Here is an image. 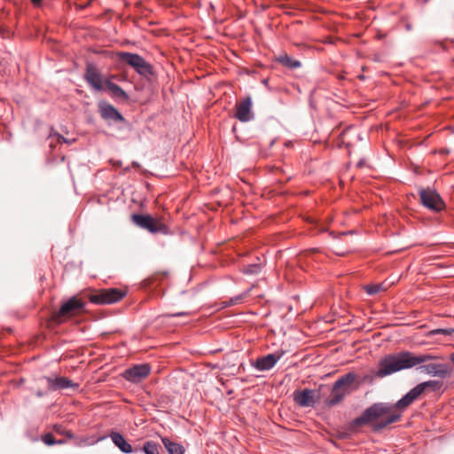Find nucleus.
Returning a JSON list of instances; mask_svg holds the SVG:
<instances>
[{
    "instance_id": "obj_1",
    "label": "nucleus",
    "mask_w": 454,
    "mask_h": 454,
    "mask_svg": "<svg viewBox=\"0 0 454 454\" xmlns=\"http://www.w3.org/2000/svg\"><path fill=\"white\" fill-rule=\"evenodd\" d=\"M421 395L420 387L417 386L403 395L395 406L385 403H376L365 409L363 413L346 425L344 431L340 433V438L347 439L352 434L359 432V428L374 422L384 415L387 417L372 425L373 431H380L388 425L398 421L401 419L400 413L392 412L394 408L404 410L409 407Z\"/></svg>"
},
{
    "instance_id": "obj_2",
    "label": "nucleus",
    "mask_w": 454,
    "mask_h": 454,
    "mask_svg": "<svg viewBox=\"0 0 454 454\" xmlns=\"http://www.w3.org/2000/svg\"><path fill=\"white\" fill-rule=\"evenodd\" d=\"M437 356L429 354L415 355L410 351H402L396 354L386 356L379 363L376 375L380 378L386 377L396 372L419 366L422 372L434 377L446 378L450 375L451 369L446 364H434L427 362L437 359Z\"/></svg>"
},
{
    "instance_id": "obj_3",
    "label": "nucleus",
    "mask_w": 454,
    "mask_h": 454,
    "mask_svg": "<svg viewBox=\"0 0 454 454\" xmlns=\"http://www.w3.org/2000/svg\"><path fill=\"white\" fill-rule=\"evenodd\" d=\"M357 375L353 372H348L340 377L333 385L331 395L325 400V405L333 407L340 403L344 398L348 395L356 387H352L356 381Z\"/></svg>"
},
{
    "instance_id": "obj_4",
    "label": "nucleus",
    "mask_w": 454,
    "mask_h": 454,
    "mask_svg": "<svg viewBox=\"0 0 454 454\" xmlns=\"http://www.w3.org/2000/svg\"><path fill=\"white\" fill-rule=\"evenodd\" d=\"M86 302L77 296H73L62 303L59 309L53 312L51 320L60 325L68 319L81 315L85 309Z\"/></svg>"
},
{
    "instance_id": "obj_5",
    "label": "nucleus",
    "mask_w": 454,
    "mask_h": 454,
    "mask_svg": "<svg viewBox=\"0 0 454 454\" xmlns=\"http://www.w3.org/2000/svg\"><path fill=\"white\" fill-rule=\"evenodd\" d=\"M132 222L141 229L146 230L150 233L170 234V229L161 221L160 218H155L151 215L133 214Z\"/></svg>"
},
{
    "instance_id": "obj_6",
    "label": "nucleus",
    "mask_w": 454,
    "mask_h": 454,
    "mask_svg": "<svg viewBox=\"0 0 454 454\" xmlns=\"http://www.w3.org/2000/svg\"><path fill=\"white\" fill-rule=\"evenodd\" d=\"M118 59L126 63L140 75L149 77L153 74V67L142 56L128 51L117 52Z\"/></svg>"
},
{
    "instance_id": "obj_7",
    "label": "nucleus",
    "mask_w": 454,
    "mask_h": 454,
    "mask_svg": "<svg viewBox=\"0 0 454 454\" xmlns=\"http://www.w3.org/2000/svg\"><path fill=\"white\" fill-rule=\"evenodd\" d=\"M126 294L127 292L120 288H106L91 294L89 300L95 304H113L121 301Z\"/></svg>"
},
{
    "instance_id": "obj_8",
    "label": "nucleus",
    "mask_w": 454,
    "mask_h": 454,
    "mask_svg": "<svg viewBox=\"0 0 454 454\" xmlns=\"http://www.w3.org/2000/svg\"><path fill=\"white\" fill-rule=\"evenodd\" d=\"M419 195L420 203L430 211L439 213L445 209V202L435 190L421 188Z\"/></svg>"
},
{
    "instance_id": "obj_9",
    "label": "nucleus",
    "mask_w": 454,
    "mask_h": 454,
    "mask_svg": "<svg viewBox=\"0 0 454 454\" xmlns=\"http://www.w3.org/2000/svg\"><path fill=\"white\" fill-rule=\"evenodd\" d=\"M98 111L100 117L108 123L126 122L123 115L113 105L106 101H99Z\"/></svg>"
},
{
    "instance_id": "obj_10",
    "label": "nucleus",
    "mask_w": 454,
    "mask_h": 454,
    "mask_svg": "<svg viewBox=\"0 0 454 454\" xmlns=\"http://www.w3.org/2000/svg\"><path fill=\"white\" fill-rule=\"evenodd\" d=\"M84 79L93 90L97 91L104 90L105 81L94 64L90 62L86 64Z\"/></svg>"
},
{
    "instance_id": "obj_11",
    "label": "nucleus",
    "mask_w": 454,
    "mask_h": 454,
    "mask_svg": "<svg viewBox=\"0 0 454 454\" xmlns=\"http://www.w3.org/2000/svg\"><path fill=\"white\" fill-rule=\"evenodd\" d=\"M253 102L251 97L247 96L237 102L234 117L241 122H247L254 118L252 112Z\"/></svg>"
},
{
    "instance_id": "obj_12",
    "label": "nucleus",
    "mask_w": 454,
    "mask_h": 454,
    "mask_svg": "<svg viewBox=\"0 0 454 454\" xmlns=\"http://www.w3.org/2000/svg\"><path fill=\"white\" fill-rule=\"evenodd\" d=\"M284 354L285 351L280 350L276 353L260 356L255 361H252L251 365L260 372L269 371L276 365Z\"/></svg>"
},
{
    "instance_id": "obj_13",
    "label": "nucleus",
    "mask_w": 454,
    "mask_h": 454,
    "mask_svg": "<svg viewBox=\"0 0 454 454\" xmlns=\"http://www.w3.org/2000/svg\"><path fill=\"white\" fill-rule=\"evenodd\" d=\"M40 381L44 380L46 382V387L48 391H57L67 388L78 387V384L74 383L71 380L66 377H48L43 376L39 379Z\"/></svg>"
},
{
    "instance_id": "obj_14",
    "label": "nucleus",
    "mask_w": 454,
    "mask_h": 454,
    "mask_svg": "<svg viewBox=\"0 0 454 454\" xmlns=\"http://www.w3.org/2000/svg\"><path fill=\"white\" fill-rule=\"evenodd\" d=\"M151 372V367L148 364H136L123 372V377L133 383L140 382L145 379Z\"/></svg>"
},
{
    "instance_id": "obj_15",
    "label": "nucleus",
    "mask_w": 454,
    "mask_h": 454,
    "mask_svg": "<svg viewBox=\"0 0 454 454\" xmlns=\"http://www.w3.org/2000/svg\"><path fill=\"white\" fill-rule=\"evenodd\" d=\"M314 392L311 389L296 391L294 395V402L301 407H310L315 403Z\"/></svg>"
},
{
    "instance_id": "obj_16",
    "label": "nucleus",
    "mask_w": 454,
    "mask_h": 454,
    "mask_svg": "<svg viewBox=\"0 0 454 454\" xmlns=\"http://www.w3.org/2000/svg\"><path fill=\"white\" fill-rule=\"evenodd\" d=\"M105 86L114 98L122 101L129 100V98L128 93L123 90L118 84L111 82L110 80H105Z\"/></svg>"
},
{
    "instance_id": "obj_17",
    "label": "nucleus",
    "mask_w": 454,
    "mask_h": 454,
    "mask_svg": "<svg viewBox=\"0 0 454 454\" xmlns=\"http://www.w3.org/2000/svg\"><path fill=\"white\" fill-rule=\"evenodd\" d=\"M110 437L116 447H118L123 453H131L133 451L132 446L125 440L122 434L118 432H112Z\"/></svg>"
},
{
    "instance_id": "obj_18",
    "label": "nucleus",
    "mask_w": 454,
    "mask_h": 454,
    "mask_svg": "<svg viewBox=\"0 0 454 454\" xmlns=\"http://www.w3.org/2000/svg\"><path fill=\"white\" fill-rule=\"evenodd\" d=\"M276 61L289 69H296L301 67L300 60L291 58L286 53H282L276 57Z\"/></svg>"
},
{
    "instance_id": "obj_19",
    "label": "nucleus",
    "mask_w": 454,
    "mask_h": 454,
    "mask_svg": "<svg viewBox=\"0 0 454 454\" xmlns=\"http://www.w3.org/2000/svg\"><path fill=\"white\" fill-rule=\"evenodd\" d=\"M161 442L168 454H184V448L182 444L171 441L168 437H161Z\"/></svg>"
},
{
    "instance_id": "obj_20",
    "label": "nucleus",
    "mask_w": 454,
    "mask_h": 454,
    "mask_svg": "<svg viewBox=\"0 0 454 454\" xmlns=\"http://www.w3.org/2000/svg\"><path fill=\"white\" fill-rule=\"evenodd\" d=\"M417 387L421 389L423 394L427 388H431L433 391H437L442 387V383L438 380H428L417 385Z\"/></svg>"
},
{
    "instance_id": "obj_21",
    "label": "nucleus",
    "mask_w": 454,
    "mask_h": 454,
    "mask_svg": "<svg viewBox=\"0 0 454 454\" xmlns=\"http://www.w3.org/2000/svg\"><path fill=\"white\" fill-rule=\"evenodd\" d=\"M160 445L153 441L145 442L143 446V451L145 454H160Z\"/></svg>"
},
{
    "instance_id": "obj_22",
    "label": "nucleus",
    "mask_w": 454,
    "mask_h": 454,
    "mask_svg": "<svg viewBox=\"0 0 454 454\" xmlns=\"http://www.w3.org/2000/svg\"><path fill=\"white\" fill-rule=\"evenodd\" d=\"M453 333H454V329L453 328H445V329L437 328V329H434V330L429 331L427 333V337H433V336H434L436 334H443V335H446V336H450Z\"/></svg>"
},
{
    "instance_id": "obj_23",
    "label": "nucleus",
    "mask_w": 454,
    "mask_h": 454,
    "mask_svg": "<svg viewBox=\"0 0 454 454\" xmlns=\"http://www.w3.org/2000/svg\"><path fill=\"white\" fill-rule=\"evenodd\" d=\"M243 273L245 274H257L261 271V264L252 263L244 265L242 269Z\"/></svg>"
},
{
    "instance_id": "obj_24",
    "label": "nucleus",
    "mask_w": 454,
    "mask_h": 454,
    "mask_svg": "<svg viewBox=\"0 0 454 454\" xmlns=\"http://www.w3.org/2000/svg\"><path fill=\"white\" fill-rule=\"evenodd\" d=\"M42 440H43V442L46 445H49V446L53 445V444H56V443H57V444H61V443H63V442H64V441H63V440L56 441V440H55V437H54V436H53V434H51V433H47V434H45L44 435H43Z\"/></svg>"
},
{
    "instance_id": "obj_25",
    "label": "nucleus",
    "mask_w": 454,
    "mask_h": 454,
    "mask_svg": "<svg viewBox=\"0 0 454 454\" xmlns=\"http://www.w3.org/2000/svg\"><path fill=\"white\" fill-rule=\"evenodd\" d=\"M247 297V293L239 294L237 296L231 297L229 301H224L225 306L230 307L239 303H241L242 301Z\"/></svg>"
},
{
    "instance_id": "obj_26",
    "label": "nucleus",
    "mask_w": 454,
    "mask_h": 454,
    "mask_svg": "<svg viewBox=\"0 0 454 454\" xmlns=\"http://www.w3.org/2000/svg\"><path fill=\"white\" fill-rule=\"evenodd\" d=\"M364 289L368 294L374 295L381 292L383 290V286L381 284L368 285L364 287Z\"/></svg>"
},
{
    "instance_id": "obj_27",
    "label": "nucleus",
    "mask_w": 454,
    "mask_h": 454,
    "mask_svg": "<svg viewBox=\"0 0 454 454\" xmlns=\"http://www.w3.org/2000/svg\"><path fill=\"white\" fill-rule=\"evenodd\" d=\"M91 3H92V0H89L87 3L78 5V8L83 10V9L87 8L88 6H90L91 4Z\"/></svg>"
},
{
    "instance_id": "obj_28",
    "label": "nucleus",
    "mask_w": 454,
    "mask_h": 454,
    "mask_svg": "<svg viewBox=\"0 0 454 454\" xmlns=\"http://www.w3.org/2000/svg\"><path fill=\"white\" fill-rule=\"evenodd\" d=\"M49 391L46 389L45 391H43V390H37L35 395L38 396V397H43V395H45Z\"/></svg>"
},
{
    "instance_id": "obj_29",
    "label": "nucleus",
    "mask_w": 454,
    "mask_h": 454,
    "mask_svg": "<svg viewBox=\"0 0 454 454\" xmlns=\"http://www.w3.org/2000/svg\"><path fill=\"white\" fill-rule=\"evenodd\" d=\"M185 315H188V313L187 312H177V313L167 315V316L168 317H182V316H185Z\"/></svg>"
},
{
    "instance_id": "obj_30",
    "label": "nucleus",
    "mask_w": 454,
    "mask_h": 454,
    "mask_svg": "<svg viewBox=\"0 0 454 454\" xmlns=\"http://www.w3.org/2000/svg\"><path fill=\"white\" fill-rule=\"evenodd\" d=\"M43 0H31L32 4L35 6H39Z\"/></svg>"
},
{
    "instance_id": "obj_31",
    "label": "nucleus",
    "mask_w": 454,
    "mask_h": 454,
    "mask_svg": "<svg viewBox=\"0 0 454 454\" xmlns=\"http://www.w3.org/2000/svg\"><path fill=\"white\" fill-rule=\"evenodd\" d=\"M67 142L66 138L63 136L59 135V142Z\"/></svg>"
},
{
    "instance_id": "obj_32",
    "label": "nucleus",
    "mask_w": 454,
    "mask_h": 454,
    "mask_svg": "<svg viewBox=\"0 0 454 454\" xmlns=\"http://www.w3.org/2000/svg\"><path fill=\"white\" fill-rule=\"evenodd\" d=\"M68 437L72 438L73 434L71 433H67Z\"/></svg>"
},
{
    "instance_id": "obj_33",
    "label": "nucleus",
    "mask_w": 454,
    "mask_h": 454,
    "mask_svg": "<svg viewBox=\"0 0 454 454\" xmlns=\"http://www.w3.org/2000/svg\"><path fill=\"white\" fill-rule=\"evenodd\" d=\"M326 230H327L326 228L320 229L321 231H326Z\"/></svg>"
}]
</instances>
